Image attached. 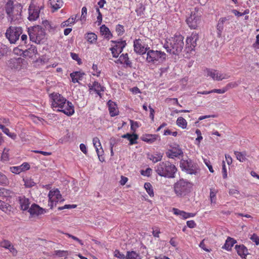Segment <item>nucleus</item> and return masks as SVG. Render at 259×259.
Wrapping results in <instances>:
<instances>
[{"instance_id":"nucleus-1","label":"nucleus","mask_w":259,"mask_h":259,"mask_svg":"<svg viewBox=\"0 0 259 259\" xmlns=\"http://www.w3.org/2000/svg\"><path fill=\"white\" fill-rule=\"evenodd\" d=\"M51 106L57 111L61 112L68 116L74 113V106L62 95L57 93H53L49 95Z\"/></svg>"},{"instance_id":"nucleus-2","label":"nucleus","mask_w":259,"mask_h":259,"mask_svg":"<svg viewBox=\"0 0 259 259\" xmlns=\"http://www.w3.org/2000/svg\"><path fill=\"white\" fill-rule=\"evenodd\" d=\"M184 36L180 34H176L174 36L166 40L164 48L166 51L174 55H178L184 47Z\"/></svg>"},{"instance_id":"nucleus-3","label":"nucleus","mask_w":259,"mask_h":259,"mask_svg":"<svg viewBox=\"0 0 259 259\" xmlns=\"http://www.w3.org/2000/svg\"><path fill=\"white\" fill-rule=\"evenodd\" d=\"M22 8V6L18 2L14 3L13 1H8L5 6V11L8 19L11 23H17L21 19Z\"/></svg>"},{"instance_id":"nucleus-4","label":"nucleus","mask_w":259,"mask_h":259,"mask_svg":"<svg viewBox=\"0 0 259 259\" xmlns=\"http://www.w3.org/2000/svg\"><path fill=\"white\" fill-rule=\"evenodd\" d=\"M156 172L160 176L168 178H174L177 168L176 166L168 161L159 163L155 167Z\"/></svg>"},{"instance_id":"nucleus-5","label":"nucleus","mask_w":259,"mask_h":259,"mask_svg":"<svg viewBox=\"0 0 259 259\" xmlns=\"http://www.w3.org/2000/svg\"><path fill=\"white\" fill-rule=\"evenodd\" d=\"M192 189L193 184L183 179H180L173 185L174 192L179 198H184L189 196Z\"/></svg>"},{"instance_id":"nucleus-6","label":"nucleus","mask_w":259,"mask_h":259,"mask_svg":"<svg viewBox=\"0 0 259 259\" xmlns=\"http://www.w3.org/2000/svg\"><path fill=\"white\" fill-rule=\"evenodd\" d=\"M28 33L30 40L36 44H40L45 38V30L39 25L28 28Z\"/></svg>"},{"instance_id":"nucleus-7","label":"nucleus","mask_w":259,"mask_h":259,"mask_svg":"<svg viewBox=\"0 0 259 259\" xmlns=\"http://www.w3.org/2000/svg\"><path fill=\"white\" fill-rule=\"evenodd\" d=\"M22 33L21 27L10 26L6 30V36L11 44H15Z\"/></svg>"},{"instance_id":"nucleus-8","label":"nucleus","mask_w":259,"mask_h":259,"mask_svg":"<svg viewBox=\"0 0 259 259\" xmlns=\"http://www.w3.org/2000/svg\"><path fill=\"white\" fill-rule=\"evenodd\" d=\"M146 61L148 63L155 64L162 58L165 59L166 54L163 52L149 49L146 52Z\"/></svg>"},{"instance_id":"nucleus-9","label":"nucleus","mask_w":259,"mask_h":259,"mask_svg":"<svg viewBox=\"0 0 259 259\" xmlns=\"http://www.w3.org/2000/svg\"><path fill=\"white\" fill-rule=\"evenodd\" d=\"M43 9V5H38L32 0L28 9V20L31 21L37 20L39 18L40 10Z\"/></svg>"},{"instance_id":"nucleus-10","label":"nucleus","mask_w":259,"mask_h":259,"mask_svg":"<svg viewBox=\"0 0 259 259\" xmlns=\"http://www.w3.org/2000/svg\"><path fill=\"white\" fill-rule=\"evenodd\" d=\"M48 205L51 208H53L54 206L56 205L57 203L62 202L64 200L58 189L50 190L48 194Z\"/></svg>"},{"instance_id":"nucleus-11","label":"nucleus","mask_w":259,"mask_h":259,"mask_svg":"<svg viewBox=\"0 0 259 259\" xmlns=\"http://www.w3.org/2000/svg\"><path fill=\"white\" fill-rule=\"evenodd\" d=\"M207 76L210 77L214 80L221 81L230 78L229 73L221 72L219 70L213 69H206Z\"/></svg>"},{"instance_id":"nucleus-12","label":"nucleus","mask_w":259,"mask_h":259,"mask_svg":"<svg viewBox=\"0 0 259 259\" xmlns=\"http://www.w3.org/2000/svg\"><path fill=\"white\" fill-rule=\"evenodd\" d=\"M200 14L198 11L192 12L190 16L186 19L187 24L191 29H196L200 22Z\"/></svg>"},{"instance_id":"nucleus-13","label":"nucleus","mask_w":259,"mask_h":259,"mask_svg":"<svg viewBox=\"0 0 259 259\" xmlns=\"http://www.w3.org/2000/svg\"><path fill=\"white\" fill-rule=\"evenodd\" d=\"M180 167L182 170H186L188 174L195 175L197 173L196 165L194 164L190 159L181 160Z\"/></svg>"},{"instance_id":"nucleus-14","label":"nucleus","mask_w":259,"mask_h":259,"mask_svg":"<svg viewBox=\"0 0 259 259\" xmlns=\"http://www.w3.org/2000/svg\"><path fill=\"white\" fill-rule=\"evenodd\" d=\"M199 39L198 34L196 32H192L190 36L186 39V48L188 51L194 50L197 46V41Z\"/></svg>"},{"instance_id":"nucleus-15","label":"nucleus","mask_w":259,"mask_h":259,"mask_svg":"<svg viewBox=\"0 0 259 259\" xmlns=\"http://www.w3.org/2000/svg\"><path fill=\"white\" fill-rule=\"evenodd\" d=\"M112 41L115 43V45L112 48H111L110 50L111 51L113 57L114 58H117L122 52L123 49L125 47L126 43L125 40Z\"/></svg>"},{"instance_id":"nucleus-16","label":"nucleus","mask_w":259,"mask_h":259,"mask_svg":"<svg viewBox=\"0 0 259 259\" xmlns=\"http://www.w3.org/2000/svg\"><path fill=\"white\" fill-rule=\"evenodd\" d=\"M134 48L135 52L139 54H145L149 49V48L145 47V45L143 40L140 38L136 39L134 41Z\"/></svg>"},{"instance_id":"nucleus-17","label":"nucleus","mask_w":259,"mask_h":259,"mask_svg":"<svg viewBox=\"0 0 259 259\" xmlns=\"http://www.w3.org/2000/svg\"><path fill=\"white\" fill-rule=\"evenodd\" d=\"M89 90L90 93H96L100 97H102L101 92H104L105 88L102 86L99 82L94 81L92 83L88 84Z\"/></svg>"},{"instance_id":"nucleus-18","label":"nucleus","mask_w":259,"mask_h":259,"mask_svg":"<svg viewBox=\"0 0 259 259\" xmlns=\"http://www.w3.org/2000/svg\"><path fill=\"white\" fill-rule=\"evenodd\" d=\"M30 217H36L43 214L47 212V210L40 207L38 205L32 204L28 209Z\"/></svg>"},{"instance_id":"nucleus-19","label":"nucleus","mask_w":259,"mask_h":259,"mask_svg":"<svg viewBox=\"0 0 259 259\" xmlns=\"http://www.w3.org/2000/svg\"><path fill=\"white\" fill-rule=\"evenodd\" d=\"M166 155L169 158H174L179 156L183 155V152L179 146L177 147H172L171 149H169L166 152Z\"/></svg>"},{"instance_id":"nucleus-20","label":"nucleus","mask_w":259,"mask_h":259,"mask_svg":"<svg viewBox=\"0 0 259 259\" xmlns=\"http://www.w3.org/2000/svg\"><path fill=\"white\" fill-rule=\"evenodd\" d=\"M30 168V165L27 162H23L21 165L12 166L10 167V170L12 173L19 174L22 172L25 171Z\"/></svg>"},{"instance_id":"nucleus-21","label":"nucleus","mask_w":259,"mask_h":259,"mask_svg":"<svg viewBox=\"0 0 259 259\" xmlns=\"http://www.w3.org/2000/svg\"><path fill=\"white\" fill-rule=\"evenodd\" d=\"M172 212L174 214L177 215H179L183 219H187L189 218H193L196 215L195 213H189L185 212L183 210H181L176 208H172Z\"/></svg>"},{"instance_id":"nucleus-22","label":"nucleus","mask_w":259,"mask_h":259,"mask_svg":"<svg viewBox=\"0 0 259 259\" xmlns=\"http://www.w3.org/2000/svg\"><path fill=\"white\" fill-rule=\"evenodd\" d=\"M108 110L111 116L114 117L117 115L119 113V110L116 103L111 100H109L107 103Z\"/></svg>"},{"instance_id":"nucleus-23","label":"nucleus","mask_w":259,"mask_h":259,"mask_svg":"<svg viewBox=\"0 0 259 259\" xmlns=\"http://www.w3.org/2000/svg\"><path fill=\"white\" fill-rule=\"evenodd\" d=\"M93 143L94 146L96 149L97 154L99 159H100V156H101L104 152L100 141L98 138L95 137L93 139ZM100 160H101V159H100Z\"/></svg>"},{"instance_id":"nucleus-24","label":"nucleus","mask_w":259,"mask_h":259,"mask_svg":"<svg viewBox=\"0 0 259 259\" xmlns=\"http://www.w3.org/2000/svg\"><path fill=\"white\" fill-rule=\"evenodd\" d=\"M18 199L21 209L26 210L29 208L30 201L28 198H26L24 196H21L18 197Z\"/></svg>"},{"instance_id":"nucleus-25","label":"nucleus","mask_w":259,"mask_h":259,"mask_svg":"<svg viewBox=\"0 0 259 259\" xmlns=\"http://www.w3.org/2000/svg\"><path fill=\"white\" fill-rule=\"evenodd\" d=\"M235 249L238 254L241 258H245L248 254L247 248L243 244L236 245Z\"/></svg>"},{"instance_id":"nucleus-26","label":"nucleus","mask_w":259,"mask_h":259,"mask_svg":"<svg viewBox=\"0 0 259 259\" xmlns=\"http://www.w3.org/2000/svg\"><path fill=\"white\" fill-rule=\"evenodd\" d=\"M9 66L11 68L18 69L20 68L22 63V59L21 58H13L8 61Z\"/></svg>"},{"instance_id":"nucleus-27","label":"nucleus","mask_w":259,"mask_h":259,"mask_svg":"<svg viewBox=\"0 0 259 259\" xmlns=\"http://www.w3.org/2000/svg\"><path fill=\"white\" fill-rule=\"evenodd\" d=\"M228 20L229 19H227L226 17H222L219 19L217 26V34L218 37H221L222 33L224 29V23L226 21Z\"/></svg>"},{"instance_id":"nucleus-28","label":"nucleus","mask_w":259,"mask_h":259,"mask_svg":"<svg viewBox=\"0 0 259 259\" xmlns=\"http://www.w3.org/2000/svg\"><path fill=\"white\" fill-rule=\"evenodd\" d=\"M121 137L122 138L127 139L130 141V145H132L137 143V140L138 139V136L137 134H131L127 133L123 135Z\"/></svg>"},{"instance_id":"nucleus-29","label":"nucleus","mask_w":259,"mask_h":259,"mask_svg":"<svg viewBox=\"0 0 259 259\" xmlns=\"http://www.w3.org/2000/svg\"><path fill=\"white\" fill-rule=\"evenodd\" d=\"M37 54V50L36 47L33 45H31L28 49L24 51L23 53L24 56L29 58H31Z\"/></svg>"},{"instance_id":"nucleus-30","label":"nucleus","mask_w":259,"mask_h":259,"mask_svg":"<svg viewBox=\"0 0 259 259\" xmlns=\"http://www.w3.org/2000/svg\"><path fill=\"white\" fill-rule=\"evenodd\" d=\"M158 138V136L157 135L146 134L143 135L141 137V139L143 141L147 143L152 144L154 143Z\"/></svg>"},{"instance_id":"nucleus-31","label":"nucleus","mask_w":259,"mask_h":259,"mask_svg":"<svg viewBox=\"0 0 259 259\" xmlns=\"http://www.w3.org/2000/svg\"><path fill=\"white\" fill-rule=\"evenodd\" d=\"M118 61L121 64H124L125 66L126 67H132V62L129 60V58L128 57V55L127 53L125 54H122V55H121L119 57Z\"/></svg>"},{"instance_id":"nucleus-32","label":"nucleus","mask_w":259,"mask_h":259,"mask_svg":"<svg viewBox=\"0 0 259 259\" xmlns=\"http://www.w3.org/2000/svg\"><path fill=\"white\" fill-rule=\"evenodd\" d=\"M84 75L83 72L80 71H75L70 73V76L72 81L73 83H77L79 80H82V76Z\"/></svg>"},{"instance_id":"nucleus-33","label":"nucleus","mask_w":259,"mask_h":259,"mask_svg":"<svg viewBox=\"0 0 259 259\" xmlns=\"http://www.w3.org/2000/svg\"><path fill=\"white\" fill-rule=\"evenodd\" d=\"M97 35L93 32H88L85 34L84 38L90 44H95L97 41Z\"/></svg>"},{"instance_id":"nucleus-34","label":"nucleus","mask_w":259,"mask_h":259,"mask_svg":"<svg viewBox=\"0 0 259 259\" xmlns=\"http://www.w3.org/2000/svg\"><path fill=\"white\" fill-rule=\"evenodd\" d=\"M100 31L101 34L104 35L106 39H110L112 37V34L109 29L105 25H102L100 27Z\"/></svg>"},{"instance_id":"nucleus-35","label":"nucleus","mask_w":259,"mask_h":259,"mask_svg":"<svg viewBox=\"0 0 259 259\" xmlns=\"http://www.w3.org/2000/svg\"><path fill=\"white\" fill-rule=\"evenodd\" d=\"M49 4L53 11H57L60 9L63 5V2L62 0H50Z\"/></svg>"},{"instance_id":"nucleus-36","label":"nucleus","mask_w":259,"mask_h":259,"mask_svg":"<svg viewBox=\"0 0 259 259\" xmlns=\"http://www.w3.org/2000/svg\"><path fill=\"white\" fill-rule=\"evenodd\" d=\"M236 243V240L234 238L228 237L225 242V244L222 247V248L225 249L228 251L231 250L233 245Z\"/></svg>"},{"instance_id":"nucleus-37","label":"nucleus","mask_w":259,"mask_h":259,"mask_svg":"<svg viewBox=\"0 0 259 259\" xmlns=\"http://www.w3.org/2000/svg\"><path fill=\"white\" fill-rule=\"evenodd\" d=\"M0 209L7 214H10L12 207L9 203L0 200Z\"/></svg>"},{"instance_id":"nucleus-38","label":"nucleus","mask_w":259,"mask_h":259,"mask_svg":"<svg viewBox=\"0 0 259 259\" xmlns=\"http://www.w3.org/2000/svg\"><path fill=\"white\" fill-rule=\"evenodd\" d=\"M76 20V16H71L67 20L63 22L61 24V27H65L67 26H71L73 25Z\"/></svg>"},{"instance_id":"nucleus-39","label":"nucleus","mask_w":259,"mask_h":259,"mask_svg":"<svg viewBox=\"0 0 259 259\" xmlns=\"http://www.w3.org/2000/svg\"><path fill=\"white\" fill-rule=\"evenodd\" d=\"M162 157L163 155L160 153H157L153 154H149L148 155V158L154 163L160 161L162 158Z\"/></svg>"},{"instance_id":"nucleus-40","label":"nucleus","mask_w":259,"mask_h":259,"mask_svg":"<svg viewBox=\"0 0 259 259\" xmlns=\"http://www.w3.org/2000/svg\"><path fill=\"white\" fill-rule=\"evenodd\" d=\"M13 194V192L9 189L5 188H0V197H11Z\"/></svg>"},{"instance_id":"nucleus-41","label":"nucleus","mask_w":259,"mask_h":259,"mask_svg":"<svg viewBox=\"0 0 259 259\" xmlns=\"http://www.w3.org/2000/svg\"><path fill=\"white\" fill-rule=\"evenodd\" d=\"M234 154L236 156L237 159L241 162L245 161L246 159V153L245 151L239 152L235 151H234Z\"/></svg>"},{"instance_id":"nucleus-42","label":"nucleus","mask_w":259,"mask_h":259,"mask_svg":"<svg viewBox=\"0 0 259 259\" xmlns=\"http://www.w3.org/2000/svg\"><path fill=\"white\" fill-rule=\"evenodd\" d=\"M177 125L183 129H185L187 126V122L183 117H179L176 121Z\"/></svg>"},{"instance_id":"nucleus-43","label":"nucleus","mask_w":259,"mask_h":259,"mask_svg":"<svg viewBox=\"0 0 259 259\" xmlns=\"http://www.w3.org/2000/svg\"><path fill=\"white\" fill-rule=\"evenodd\" d=\"M144 188L145 189L146 192L151 197H153L154 196V193L152 185L150 183H145L144 184Z\"/></svg>"},{"instance_id":"nucleus-44","label":"nucleus","mask_w":259,"mask_h":259,"mask_svg":"<svg viewBox=\"0 0 259 259\" xmlns=\"http://www.w3.org/2000/svg\"><path fill=\"white\" fill-rule=\"evenodd\" d=\"M125 259H141L140 256L135 251H127Z\"/></svg>"},{"instance_id":"nucleus-45","label":"nucleus","mask_w":259,"mask_h":259,"mask_svg":"<svg viewBox=\"0 0 259 259\" xmlns=\"http://www.w3.org/2000/svg\"><path fill=\"white\" fill-rule=\"evenodd\" d=\"M218 193V190L214 188H211L210 189V199L211 203H215L216 202L217 197L216 195Z\"/></svg>"},{"instance_id":"nucleus-46","label":"nucleus","mask_w":259,"mask_h":259,"mask_svg":"<svg viewBox=\"0 0 259 259\" xmlns=\"http://www.w3.org/2000/svg\"><path fill=\"white\" fill-rule=\"evenodd\" d=\"M9 184V181L7 176L0 172V185L6 186Z\"/></svg>"},{"instance_id":"nucleus-47","label":"nucleus","mask_w":259,"mask_h":259,"mask_svg":"<svg viewBox=\"0 0 259 259\" xmlns=\"http://www.w3.org/2000/svg\"><path fill=\"white\" fill-rule=\"evenodd\" d=\"M24 185L26 187L30 188L34 186L35 183L32 179L30 178L23 179Z\"/></svg>"},{"instance_id":"nucleus-48","label":"nucleus","mask_w":259,"mask_h":259,"mask_svg":"<svg viewBox=\"0 0 259 259\" xmlns=\"http://www.w3.org/2000/svg\"><path fill=\"white\" fill-rule=\"evenodd\" d=\"M12 244V243L10 241L6 239H3L1 242H0V247L7 249L11 247Z\"/></svg>"},{"instance_id":"nucleus-49","label":"nucleus","mask_w":259,"mask_h":259,"mask_svg":"<svg viewBox=\"0 0 259 259\" xmlns=\"http://www.w3.org/2000/svg\"><path fill=\"white\" fill-rule=\"evenodd\" d=\"M92 74L94 76H96L97 77L100 76L101 74V70L98 68L97 65L94 64L92 66Z\"/></svg>"},{"instance_id":"nucleus-50","label":"nucleus","mask_w":259,"mask_h":259,"mask_svg":"<svg viewBox=\"0 0 259 259\" xmlns=\"http://www.w3.org/2000/svg\"><path fill=\"white\" fill-rule=\"evenodd\" d=\"M9 150L5 148L2 154V160L3 161H8L9 159Z\"/></svg>"},{"instance_id":"nucleus-51","label":"nucleus","mask_w":259,"mask_h":259,"mask_svg":"<svg viewBox=\"0 0 259 259\" xmlns=\"http://www.w3.org/2000/svg\"><path fill=\"white\" fill-rule=\"evenodd\" d=\"M64 234L68 237L70 238L73 239L74 240L78 242L81 245H83V243L82 242V240L79 239L78 238H77L70 234L67 233H65Z\"/></svg>"},{"instance_id":"nucleus-52","label":"nucleus","mask_w":259,"mask_h":259,"mask_svg":"<svg viewBox=\"0 0 259 259\" xmlns=\"http://www.w3.org/2000/svg\"><path fill=\"white\" fill-rule=\"evenodd\" d=\"M64 234L68 237L70 238L73 239L74 240L78 242L81 245H83V243L82 242V240L79 239L78 238H77L70 234L67 233H65Z\"/></svg>"},{"instance_id":"nucleus-53","label":"nucleus","mask_w":259,"mask_h":259,"mask_svg":"<svg viewBox=\"0 0 259 259\" xmlns=\"http://www.w3.org/2000/svg\"><path fill=\"white\" fill-rule=\"evenodd\" d=\"M64 234L68 237L70 238L73 239L74 240L78 242L81 245H83V243L82 242V240L79 239L78 238H77L70 234L67 233H65Z\"/></svg>"},{"instance_id":"nucleus-54","label":"nucleus","mask_w":259,"mask_h":259,"mask_svg":"<svg viewBox=\"0 0 259 259\" xmlns=\"http://www.w3.org/2000/svg\"><path fill=\"white\" fill-rule=\"evenodd\" d=\"M116 31L118 35H122L124 32L123 26L120 24H118L116 27Z\"/></svg>"},{"instance_id":"nucleus-55","label":"nucleus","mask_w":259,"mask_h":259,"mask_svg":"<svg viewBox=\"0 0 259 259\" xmlns=\"http://www.w3.org/2000/svg\"><path fill=\"white\" fill-rule=\"evenodd\" d=\"M49 59L47 58L46 56H42L37 59L36 62L41 64L47 63L49 62Z\"/></svg>"},{"instance_id":"nucleus-56","label":"nucleus","mask_w":259,"mask_h":259,"mask_svg":"<svg viewBox=\"0 0 259 259\" xmlns=\"http://www.w3.org/2000/svg\"><path fill=\"white\" fill-rule=\"evenodd\" d=\"M114 256L119 258L120 259H125V256L124 255L121 253L119 250L116 249L114 252Z\"/></svg>"},{"instance_id":"nucleus-57","label":"nucleus","mask_w":259,"mask_h":259,"mask_svg":"<svg viewBox=\"0 0 259 259\" xmlns=\"http://www.w3.org/2000/svg\"><path fill=\"white\" fill-rule=\"evenodd\" d=\"M70 55L72 59L76 61L79 65L81 63V60L77 54L74 53H71Z\"/></svg>"},{"instance_id":"nucleus-58","label":"nucleus","mask_w":259,"mask_h":259,"mask_svg":"<svg viewBox=\"0 0 259 259\" xmlns=\"http://www.w3.org/2000/svg\"><path fill=\"white\" fill-rule=\"evenodd\" d=\"M222 175H223V178L224 179H226L227 178V168L225 165V161H223L222 163Z\"/></svg>"},{"instance_id":"nucleus-59","label":"nucleus","mask_w":259,"mask_h":259,"mask_svg":"<svg viewBox=\"0 0 259 259\" xmlns=\"http://www.w3.org/2000/svg\"><path fill=\"white\" fill-rule=\"evenodd\" d=\"M227 91V89H226L225 87L221 89H213L210 91V92H211V93H218V94H224L225 92H226Z\"/></svg>"},{"instance_id":"nucleus-60","label":"nucleus","mask_w":259,"mask_h":259,"mask_svg":"<svg viewBox=\"0 0 259 259\" xmlns=\"http://www.w3.org/2000/svg\"><path fill=\"white\" fill-rule=\"evenodd\" d=\"M239 83L237 82H231L227 84V85L225 87L226 89H227V91L229 89L231 88H234L237 87Z\"/></svg>"},{"instance_id":"nucleus-61","label":"nucleus","mask_w":259,"mask_h":259,"mask_svg":"<svg viewBox=\"0 0 259 259\" xmlns=\"http://www.w3.org/2000/svg\"><path fill=\"white\" fill-rule=\"evenodd\" d=\"M204 241H205V239L202 240L200 242V244H199V246L201 248H202L203 250H205V251L208 252H210L211 249H208V248H207L206 247V246H205V243H204Z\"/></svg>"},{"instance_id":"nucleus-62","label":"nucleus","mask_w":259,"mask_h":259,"mask_svg":"<svg viewBox=\"0 0 259 259\" xmlns=\"http://www.w3.org/2000/svg\"><path fill=\"white\" fill-rule=\"evenodd\" d=\"M250 238L253 242H255L256 245L259 244V236L256 234H253Z\"/></svg>"},{"instance_id":"nucleus-63","label":"nucleus","mask_w":259,"mask_h":259,"mask_svg":"<svg viewBox=\"0 0 259 259\" xmlns=\"http://www.w3.org/2000/svg\"><path fill=\"white\" fill-rule=\"evenodd\" d=\"M8 249L9 250L10 252L13 254V256H16L18 253L17 249L14 247L13 244L11 245Z\"/></svg>"},{"instance_id":"nucleus-64","label":"nucleus","mask_w":259,"mask_h":259,"mask_svg":"<svg viewBox=\"0 0 259 259\" xmlns=\"http://www.w3.org/2000/svg\"><path fill=\"white\" fill-rule=\"evenodd\" d=\"M252 47L255 49H259V34L256 35L255 41L253 44Z\"/></svg>"}]
</instances>
